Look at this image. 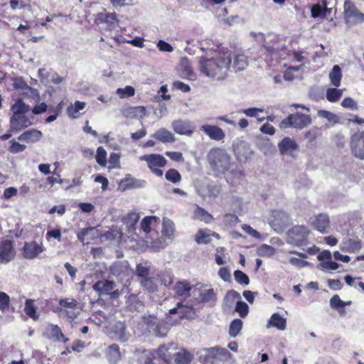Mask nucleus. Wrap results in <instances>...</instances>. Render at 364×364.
I'll return each instance as SVG.
<instances>
[{
    "instance_id": "nucleus-33",
    "label": "nucleus",
    "mask_w": 364,
    "mask_h": 364,
    "mask_svg": "<svg viewBox=\"0 0 364 364\" xmlns=\"http://www.w3.org/2000/svg\"><path fill=\"white\" fill-rule=\"evenodd\" d=\"M112 333V337L121 342H125L128 339L125 333V326L123 323L117 322L114 326Z\"/></svg>"
},
{
    "instance_id": "nucleus-46",
    "label": "nucleus",
    "mask_w": 364,
    "mask_h": 364,
    "mask_svg": "<svg viewBox=\"0 0 364 364\" xmlns=\"http://www.w3.org/2000/svg\"><path fill=\"white\" fill-rule=\"evenodd\" d=\"M317 114L319 117L324 118L327 119L328 122L333 124H337L339 121L338 117L330 111L321 109L318 111Z\"/></svg>"
},
{
    "instance_id": "nucleus-35",
    "label": "nucleus",
    "mask_w": 364,
    "mask_h": 364,
    "mask_svg": "<svg viewBox=\"0 0 364 364\" xmlns=\"http://www.w3.org/2000/svg\"><path fill=\"white\" fill-rule=\"evenodd\" d=\"M86 103L84 102L76 101L74 104H71L67 108V114L69 117L76 119L79 117L78 112L85 107Z\"/></svg>"
},
{
    "instance_id": "nucleus-27",
    "label": "nucleus",
    "mask_w": 364,
    "mask_h": 364,
    "mask_svg": "<svg viewBox=\"0 0 364 364\" xmlns=\"http://www.w3.org/2000/svg\"><path fill=\"white\" fill-rule=\"evenodd\" d=\"M234 151L235 155L240 159L242 158L247 159L250 157L252 154V151L250 148V144L244 141H240L235 145Z\"/></svg>"
},
{
    "instance_id": "nucleus-4",
    "label": "nucleus",
    "mask_w": 364,
    "mask_h": 364,
    "mask_svg": "<svg viewBox=\"0 0 364 364\" xmlns=\"http://www.w3.org/2000/svg\"><path fill=\"white\" fill-rule=\"evenodd\" d=\"M309 232L306 227L295 225L288 231L287 241L296 246L304 245L307 243Z\"/></svg>"
},
{
    "instance_id": "nucleus-12",
    "label": "nucleus",
    "mask_w": 364,
    "mask_h": 364,
    "mask_svg": "<svg viewBox=\"0 0 364 364\" xmlns=\"http://www.w3.org/2000/svg\"><path fill=\"white\" fill-rule=\"evenodd\" d=\"M278 147L282 155L295 156L299 150V145L290 137H284L279 144Z\"/></svg>"
},
{
    "instance_id": "nucleus-22",
    "label": "nucleus",
    "mask_w": 364,
    "mask_h": 364,
    "mask_svg": "<svg viewBox=\"0 0 364 364\" xmlns=\"http://www.w3.org/2000/svg\"><path fill=\"white\" fill-rule=\"evenodd\" d=\"M115 287V283L112 281H98L93 285V289L99 295H107L112 291Z\"/></svg>"
},
{
    "instance_id": "nucleus-51",
    "label": "nucleus",
    "mask_w": 364,
    "mask_h": 364,
    "mask_svg": "<svg viewBox=\"0 0 364 364\" xmlns=\"http://www.w3.org/2000/svg\"><path fill=\"white\" fill-rule=\"evenodd\" d=\"M159 218L156 216L145 217L141 223V228L146 232L149 233L151 231V224L153 220L156 221Z\"/></svg>"
},
{
    "instance_id": "nucleus-24",
    "label": "nucleus",
    "mask_w": 364,
    "mask_h": 364,
    "mask_svg": "<svg viewBox=\"0 0 364 364\" xmlns=\"http://www.w3.org/2000/svg\"><path fill=\"white\" fill-rule=\"evenodd\" d=\"M280 41L278 36H274L269 42L264 41L265 43L263 46L268 53L274 54L283 50L285 47L284 43L280 42Z\"/></svg>"
},
{
    "instance_id": "nucleus-56",
    "label": "nucleus",
    "mask_w": 364,
    "mask_h": 364,
    "mask_svg": "<svg viewBox=\"0 0 364 364\" xmlns=\"http://www.w3.org/2000/svg\"><path fill=\"white\" fill-rule=\"evenodd\" d=\"M59 304L67 309H75L78 306V302L73 299H62L59 301Z\"/></svg>"
},
{
    "instance_id": "nucleus-44",
    "label": "nucleus",
    "mask_w": 364,
    "mask_h": 364,
    "mask_svg": "<svg viewBox=\"0 0 364 364\" xmlns=\"http://www.w3.org/2000/svg\"><path fill=\"white\" fill-rule=\"evenodd\" d=\"M143 320L149 331H152L154 328L157 327L156 325L160 319L154 314H148L143 316Z\"/></svg>"
},
{
    "instance_id": "nucleus-5",
    "label": "nucleus",
    "mask_w": 364,
    "mask_h": 364,
    "mask_svg": "<svg viewBox=\"0 0 364 364\" xmlns=\"http://www.w3.org/2000/svg\"><path fill=\"white\" fill-rule=\"evenodd\" d=\"M195 292L197 293L196 299L200 304H206L208 306H214L218 301L217 292L213 289L209 288L208 286H201L196 288Z\"/></svg>"
},
{
    "instance_id": "nucleus-19",
    "label": "nucleus",
    "mask_w": 364,
    "mask_h": 364,
    "mask_svg": "<svg viewBox=\"0 0 364 364\" xmlns=\"http://www.w3.org/2000/svg\"><path fill=\"white\" fill-rule=\"evenodd\" d=\"M312 227L318 232L327 233V228L329 226V218L326 214H319L311 221Z\"/></svg>"
},
{
    "instance_id": "nucleus-15",
    "label": "nucleus",
    "mask_w": 364,
    "mask_h": 364,
    "mask_svg": "<svg viewBox=\"0 0 364 364\" xmlns=\"http://www.w3.org/2000/svg\"><path fill=\"white\" fill-rule=\"evenodd\" d=\"M200 130L208 135L210 139L215 141H222L225 137V134L223 130L215 125H202L200 127Z\"/></svg>"
},
{
    "instance_id": "nucleus-13",
    "label": "nucleus",
    "mask_w": 364,
    "mask_h": 364,
    "mask_svg": "<svg viewBox=\"0 0 364 364\" xmlns=\"http://www.w3.org/2000/svg\"><path fill=\"white\" fill-rule=\"evenodd\" d=\"M32 125V122L26 114L12 115L10 118V129L13 132H20Z\"/></svg>"
},
{
    "instance_id": "nucleus-7",
    "label": "nucleus",
    "mask_w": 364,
    "mask_h": 364,
    "mask_svg": "<svg viewBox=\"0 0 364 364\" xmlns=\"http://www.w3.org/2000/svg\"><path fill=\"white\" fill-rule=\"evenodd\" d=\"M12 81L14 87L20 91L22 95H26L36 102L40 100L38 91L28 85L22 77H13Z\"/></svg>"
},
{
    "instance_id": "nucleus-28",
    "label": "nucleus",
    "mask_w": 364,
    "mask_h": 364,
    "mask_svg": "<svg viewBox=\"0 0 364 364\" xmlns=\"http://www.w3.org/2000/svg\"><path fill=\"white\" fill-rule=\"evenodd\" d=\"M152 136L163 143L175 141L174 135L165 128L159 129L152 135Z\"/></svg>"
},
{
    "instance_id": "nucleus-64",
    "label": "nucleus",
    "mask_w": 364,
    "mask_h": 364,
    "mask_svg": "<svg viewBox=\"0 0 364 364\" xmlns=\"http://www.w3.org/2000/svg\"><path fill=\"white\" fill-rule=\"evenodd\" d=\"M242 229L245 232H247L248 235H250V236L255 237V238H257V239H259L261 237V234L257 231L256 230L253 229L250 225H242Z\"/></svg>"
},
{
    "instance_id": "nucleus-29",
    "label": "nucleus",
    "mask_w": 364,
    "mask_h": 364,
    "mask_svg": "<svg viewBox=\"0 0 364 364\" xmlns=\"http://www.w3.org/2000/svg\"><path fill=\"white\" fill-rule=\"evenodd\" d=\"M332 9L328 8V4L326 1H323V4H314L312 6L311 12V16L316 17H325L327 14H330Z\"/></svg>"
},
{
    "instance_id": "nucleus-55",
    "label": "nucleus",
    "mask_w": 364,
    "mask_h": 364,
    "mask_svg": "<svg viewBox=\"0 0 364 364\" xmlns=\"http://www.w3.org/2000/svg\"><path fill=\"white\" fill-rule=\"evenodd\" d=\"M341 106L346 109H349L350 110H357L358 109V105L357 102H355L351 97H346L341 102Z\"/></svg>"
},
{
    "instance_id": "nucleus-18",
    "label": "nucleus",
    "mask_w": 364,
    "mask_h": 364,
    "mask_svg": "<svg viewBox=\"0 0 364 364\" xmlns=\"http://www.w3.org/2000/svg\"><path fill=\"white\" fill-rule=\"evenodd\" d=\"M141 161H145L149 168L154 167H164L166 164V159L159 154H147L140 157Z\"/></svg>"
},
{
    "instance_id": "nucleus-16",
    "label": "nucleus",
    "mask_w": 364,
    "mask_h": 364,
    "mask_svg": "<svg viewBox=\"0 0 364 364\" xmlns=\"http://www.w3.org/2000/svg\"><path fill=\"white\" fill-rule=\"evenodd\" d=\"M43 335L47 338L56 341H63L66 343L68 341V338L65 337L61 331V329L57 325L49 324L47 326L46 331Z\"/></svg>"
},
{
    "instance_id": "nucleus-36",
    "label": "nucleus",
    "mask_w": 364,
    "mask_h": 364,
    "mask_svg": "<svg viewBox=\"0 0 364 364\" xmlns=\"http://www.w3.org/2000/svg\"><path fill=\"white\" fill-rule=\"evenodd\" d=\"M343 245V249L349 252H355L362 247L360 240L358 237L349 238Z\"/></svg>"
},
{
    "instance_id": "nucleus-43",
    "label": "nucleus",
    "mask_w": 364,
    "mask_h": 364,
    "mask_svg": "<svg viewBox=\"0 0 364 364\" xmlns=\"http://www.w3.org/2000/svg\"><path fill=\"white\" fill-rule=\"evenodd\" d=\"M242 328V321L240 319H234L229 328V334L232 338H235L240 332Z\"/></svg>"
},
{
    "instance_id": "nucleus-20",
    "label": "nucleus",
    "mask_w": 364,
    "mask_h": 364,
    "mask_svg": "<svg viewBox=\"0 0 364 364\" xmlns=\"http://www.w3.org/2000/svg\"><path fill=\"white\" fill-rule=\"evenodd\" d=\"M43 134L41 131L32 129L24 132L18 136V140L25 141L26 143L33 144L39 141L42 138Z\"/></svg>"
},
{
    "instance_id": "nucleus-32",
    "label": "nucleus",
    "mask_w": 364,
    "mask_h": 364,
    "mask_svg": "<svg viewBox=\"0 0 364 364\" xmlns=\"http://www.w3.org/2000/svg\"><path fill=\"white\" fill-rule=\"evenodd\" d=\"M139 220V215L135 212H130L123 218L129 232L135 230L136 225Z\"/></svg>"
},
{
    "instance_id": "nucleus-47",
    "label": "nucleus",
    "mask_w": 364,
    "mask_h": 364,
    "mask_svg": "<svg viewBox=\"0 0 364 364\" xmlns=\"http://www.w3.org/2000/svg\"><path fill=\"white\" fill-rule=\"evenodd\" d=\"M175 232L173 222L168 218H164L163 220V228L162 232L164 235L171 236Z\"/></svg>"
},
{
    "instance_id": "nucleus-37",
    "label": "nucleus",
    "mask_w": 364,
    "mask_h": 364,
    "mask_svg": "<svg viewBox=\"0 0 364 364\" xmlns=\"http://www.w3.org/2000/svg\"><path fill=\"white\" fill-rule=\"evenodd\" d=\"M192 358V355L184 349L174 354V361L176 364H188Z\"/></svg>"
},
{
    "instance_id": "nucleus-26",
    "label": "nucleus",
    "mask_w": 364,
    "mask_h": 364,
    "mask_svg": "<svg viewBox=\"0 0 364 364\" xmlns=\"http://www.w3.org/2000/svg\"><path fill=\"white\" fill-rule=\"evenodd\" d=\"M168 321L164 322L163 320L160 319L156 325V328H154L151 332H153L156 336L157 337H164L168 331V323L170 322L171 325H176L178 323V321H171V317L167 318Z\"/></svg>"
},
{
    "instance_id": "nucleus-53",
    "label": "nucleus",
    "mask_w": 364,
    "mask_h": 364,
    "mask_svg": "<svg viewBox=\"0 0 364 364\" xmlns=\"http://www.w3.org/2000/svg\"><path fill=\"white\" fill-rule=\"evenodd\" d=\"M166 179L172 183L179 182L181 179V175L176 169H169L165 175Z\"/></svg>"
},
{
    "instance_id": "nucleus-41",
    "label": "nucleus",
    "mask_w": 364,
    "mask_h": 364,
    "mask_svg": "<svg viewBox=\"0 0 364 364\" xmlns=\"http://www.w3.org/2000/svg\"><path fill=\"white\" fill-rule=\"evenodd\" d=\"M194 217L196 219L203 221L206 223L211 222L213 220V216L210 213H208L205 209L200 207H198L195 210Z\"/></svg>"
},
{
    "instance_id": "nucleus-23",
    "label": "nucleus",
    "mask_w": 364,
    "mask_h": 364,
    "mask_svg": "<svg viewBox=\"0 0 364 364\" xmlns=\"http://www.w3.org/2000/svg\"><path fill=\"white\" fill-rule=\"evenodd\" d=\"M100 236L98 230L96 227L83 228L77 235V239L82 243L85 240H92Z\"/></svg>"
},
{
    "instance_id": "nucleus-40",
    "label": "nucleus",
    "mask_w": 364,
    "mask_h": 364,
    "mask_svg": "<svg viewBox=\"0 0 364 364\" xmlns=\"http://www.w3.org/2000/svg\"><path fill=\"white\" fill-rule=\"evenodd\" d=\"M33 302L34 301L32 299H26L24 311L27 316L36 321L38 318V314L36 312V307L33 305Z\"/></svg>"
},
{
    "instance_id": "nucleus-48",
    "label": "nucleus",
    "mask_w": 364,
    "mask_h": 364,
    "mask_svg": "<svg viewBox=\"0 0 364 364\" xmlns=\"http://www.w3.org/2000/svg\"><path fill=\"white\" fill-rule=\"evenodd\" d=\"M210 231L200 230L196 235V241L198 243L208 244L210 242Z\"/></svg>"
},
{
    "instance_id": "nucleus-39",
    "label": "nucleus",
    "mask_w": 364,
    "mask_h": 364,
    "mask_svg": "<svg viewBox=\"0 0 364 364\" xmlns=\"http://www.w3.org/2000/svg\"><path fill=\"white\" fill-rule=\"evenodd\" d=\"M343 90L336 87L328 88L326 90V99L331 102H338L343 95Z\"/></svg>"
},
{
    "instance_id": "nucleus-57",
    "label": "nucleus",
    "mask_w": 364,
    "mask_h": 364,
    "mask_svg": "<svg viewBox=\"0 0 364 364\" xmlns=\"http://www.w3.org/2000/svg\"><path fill=\"white\" fill-rule=\"evenodd\" d=\"M10 306V297L4 292H0V309L6 311Z\"/></svg>"
},
{
    "instance_id": "nucleus-38",
    "label": "nucleus",
    "mask_w": 364,
    "mask_h": 364,
    "mask_svg": "<svg viewBox=\"0 0 364 364\" xmlns=\"http://www.w3.org/2000/svg\"><path fill=\"white\" fill-rule=\"evenodd\" d=\"M329 78L333 85L336 87L340 86L342 78V73L341 68L338 65H335L333 67L331 71L329 73Z\"/></svg>"
},
{
    "instance_id": "nucleus-9",
    "label": "nucleus",
    "mask_w": 364,
    "mask_h": 364,
    "mask_svg": "<svg viewBox=\"0 0 364 364\" xmlns=\"http://www.w3.org/2000/svg\"><path fill=\"white\" fill-rule=\"evenodd\" d=\"M110 271L121 281L128 280L132 273V269L127 261L115 262L112 265Z\"/></svg>"
},
{
    "instance_id": "nucleus-61",
    "label": "nucleus",
    "mask_w": 364,
    "mask_h": 364,
    "mask_svg": "<svg viewBox=\"0 0 364 364\" xmlns=\"http://www.w3.org/2000/svg\"><path fill=\"white\" fill-rule=\"evenodd\" d=\"M192 311V309L188 306H185L181 304V306L179 307L178 311V321L182 318H190L191 314Z\"/></svg>"
},
{
    "instance_id": "nucleus-58",
    "label": "nucleus",
    "mask_w": 364,
    "mask_h": 364,
    "mask_svg": "<svg viewBox=\"0 0 364 364\" xmlns=\"http://www.w3.org/2000/svg\"><path fill=\"white\" fill-rule=\"evenodd\" d=\"M330 306L332 309H339L346 306V301H342L338 295H334L330 299Z\"/></svg>"
},
{
    "instance_id": "nucleus-50",
    "label": "nucleus",
    "mask_w": 364,
    "mask_h": 364,
    "mask_svg": "<svg viewBox=\"0 0 364 364\" xmlns=\"http://www.w3.org/2000/svg\"><path fill=\"white\" fill-rule=\"evenodd\" d=\"M117 94H118L121 98L129 97L134 95L135 90L133 87L127 85L124 88H118L117 90Z\"/></svg>"
},
{
    "instance_id": "nucleus-63",
    "label": "nucleus",
    "mask_w": 364,
    "mask_h": 364,
    "mask_svg": "<svg viewBox=\"0 0 364 364\" xmlns=\"http://www.w3.org/2000/svg\"><path fill=\"white\" fill-rule=\"evenodd\" d=\"M26 149V146L21 144L15 141H11V145L9 147V151L12 154H17L23 151Z\"/></svg>"
},
{
    "instance_id": "nucleus-8",
    "label": "nucleus",
    "mask_w": 364,
    "mask_h": 364,
    "mask_svg": "<svg viewBox=\"0 0 364 364\" xmlns=\"http://www.w3.org/2000/svg\"><path fill=\"white\" fill-rule=\"evenodd\" d=\"M269 225L276 231H279L282 227L290 223L289 215L281 210H273L269 218Z\"/></svg>"
},
{
    "instance_id": "nucleus-31",
    "label": "nucleus",
    "mask_w": 364,
    "mask_h": 364,
    "mask_svg": "<svg viewBox=\"0 0 364 364\" xmlns=\"http://www.w3.org/2000/svg\"><path fill=\"white\" fill-rule=\"evenodd\" d=\"M191 290V286L190 283L186 280L178 281L173 287V291L175 294L180 296L186 297Z\"/></svg>"
},
{
    "instance_id": "nucleus-6",
    "label": "nucleus",
    "mask_w": 364,
    "mask_h": 364,
    "mask_svg": "<svg viewBox=\"0 0 364 364\" xmlns=\"http://www.w3.org/2000/svg\"><path fill=\"white\" fill-rule=\"evenodd\" d=\"M350 146L352 154L357 159L364 160V132H355L350 137Z\"/></svg>"
},
{
    "instance_id": "nucleus-21",
    "label": "nucleus",
    "mask_w": 364,
    "mask_h": 364,
    "mask_svg": "<svg viewBox=\"0 0 364 364\" xmlns=\"http://www.w3.org/2000/svg\"><path fill=\"white\" fill-rule=\"evenodd\" d=\"M248 65V60L246 55L243 54L235 55L232 57L230 70L233 72L244 70Z\"/></svg>"
},
{
    "instance_id": "nucleus-2",
    "label": "nucleus",
    "mask_w": 364,
    "mask_h": 364,
    "mask_svg": "<svg viewBox=\"0 0 364 364\" xmlns=\"http://www.w3.org/2000/svg\"><path fill=\"white\" fill-rule=\"evenodd\" d=\"M230 155L222 148L211 149L208 155V161L215 171L220 173H224L230 167Z\"/></svg>"
},
{
    "instance_id": "nucleus-10",
    "label": "nucleus",
    "mask_w": 364,
    "mask_h": 364,
    "mask_svg": "<svg viewBox=\"0 0 364 364\" xmlns=\"http://www.w3.org/2000/svg\"><path fill=\"white\" fill-rule=\"evenodd\" d=\"M16 255L14 242L9 240L0 242V262L6 264L13 260Z\"/></svg>"
},
{
    "instance_id": "nucleus-17",
    "label": "nucleus",
    "mask_w": 364,
    "mask_h": 364,
    "mask_svg": "<svg viewBox=\"0 0 364 364\" xmlns=\"http://www.w3.org/2000/svg\"><path fill=\"white\" fill-rule=\"evenodd\" d=\"M173 131L181 135L191 136L193 133V127L188 121L182 119L174 120L172 122Z\"/></svg>"
},
{
    "instance_id": "nucleus-14",
    "label": "nucleus",
    "mask_w": 364,
    "mask_h": 364,
    "mask_svg": "<svg viewBox=\"0 0 364 364\" xmlns=\"http://www.w3.org/2000/svg\"><path fill=\"white\" fill-rule=\"evenodd\" d=\"M43 252V247L36 242H26L23 248V255L26 259H33Z\"/></svg>"
},
{
    "instance_id": "nucleus-11",
    "label": "nucleus",
    "mask_w": 364,
    "mask_h": 364,
    "mask_svg": "<svg viewBox=\"0 0 364 364\" xmlns=\"http://www.w3.org/2000/svg\"><path fill=\"white\" fill-rule=\"evenodd\" d=\"M344 16L346 20L364 21V14L359 11L354 3L350 0H346L343 5Z\"/></svg>"
},
{
    "instance_id": "nucleus-54",
    "label": "nucleus",
    "mask_w": 364,
    "mask_h": 364,
    "mask_svg": "<svg viewBox=\"0 0 364 364\" xmlns=\"http://www.w3.org/2000/svg\"><path fill=\"white\" fill-rule=\"evenodd\" d=\"M107 152L105 150V149L102 146H99L97 149V154H96V161L97 162L101 165L105 166L106 164L107 160Z\"/></svg>"
},
{
    "instance_id": "nucleus-62",
    "label": "nucleus",
    "mask_w": 364,
    "mask_h": 364,
    "mask_svg": "<svg viewBox=\"0 0 364 364\" xmlns=\"http://www.w3.org/2000/svg\"><path fill=\"white\" fill-rule=\"evenodd\" d=\"M171 343L161 345L156 350L157 355L164 360H166L167 357L168 356V355H167V352L171 348Z\"/></svg>"
},
{
    "instance_id": "nucleus-1",
    "label": "nucleus",
    "mask_w": 364,
    "mask_h": 364,
    "mask_svg": "<svg viewBox=\"0 0 364 364\" xmlns=\"http://www.w3.org/2000/svg\"><path fill=\"white\" fill-rule=\"evenodd\" d=\"M232 56L230 53H219L211 58H201L200 70L208 77L223 79L231 67Z\"/></svg>"
},
{
    "instance_id": "nucleus-34",
    "label": "nucleus",
    "mask_w": 364,
    "mask_h": 364,
    "mask_svg": "<svg viewBox=\"0 0 364 364\" xmlns=\"http://www.w3.org/2000/svg\"><path fill=\"white\" fill-rule=\"evenodd\" d=\"M30 110V106L26 104L22 99H18L11 106L12 115L26 114Z\"/></svg>"
},
{
    "instance_id": "nucleus-49",
    "label": "nucleus",
    "mask_w": 364,
    "mask_h": 364,
    "mask_svg": "<svg viewBox=\"0 0 364 364\" xmlns=\"http://www.w3.org/2000/svg\"><path fill=\"white\" fill-rule=\"evenodd\" d=\"M235 311L239 314L240 317L245 318L249 313V306L245 302L239 301L236 304Z\"/></svg>"
},
{
    "instance_id": "nucleus-42",
    "label": "nucleus",
    "mask_w": 364,
    "mask_h": 364,
    "mask_svg": "<svg viewBox=\"0 0 364 364\" xmlns=\"http://www.w3.org/2000/svg\"><path fill=\"white\" fill-rule=\"evenodd\" d=\"M141 285L149 292H154L157 290L158 286L156 281L152 277H145L141 279Z\"/></svg>"
},
{
    "instance_id": "nucleus-3",
    "label": "nucleus",
    "mask_w": 364,
    "mask_h": 364,
    "mask_svg": "<svg viewBox=\"0 0 364 364\" xmlns=\"http://www.w3.org/2000/svg\"><path fill=\"white\" fill-rule=\"evenodd\" d=\"M311 122V118L309 114L296 112L289 115L288 117L282 120L279 127L282 129L291 127L302 129L310 124Z\"/></svg>"
},
{
    "instance_id": "nucleus-59",
    "label": "nucleus",
    "mask_w": 364,
    "mask_h": 364,
    "mask_svg": "<svg viewBox=\"0 0 364 364\" xmlns=\"http://www.w3.org/2000/svg\"><path fill=\"white\" fill-rule=\"evenodd\" d=\"M97 19L103 23H113L116 21V14L114 13H100L97 15Z\"/></svg>"
},
{
    "instance_id": "nucleus-45",
    "label": "nucleus",
    "mask_w": 364,
    "mask_h": 364,
    "mask_svg": "<svg viewBox=\"0 0 364 364\" xmlns=\"http://www.w3.org/2000/svg\"><path fill=\"white\" fill-rule=\"evenodd\" d=\"M276 250L272 246L268 245H260L257 250L258 255L261 257H271L275 254Z\"/></svg>"
},
{
    "instance_id": "nucleus-52",
    "label": "nucleus",
    "mask_w": 364,
    "mask_h": 364,
    "mask_svg": "<svg viewBox=\"0 0 364 364\" xmlns=\"http://www.w3.org/2000/svg\"><path fill=\"white\" fill-rule=\"evenodd\" d=\"M234 277L236 282L240 284L247 285L250 283L248 276L240 270L235 271Z\"/></svg>"
},
{
    "instance_id": "nucleus-30",
    "label": "nucleus",
    "mask_w": 364,
    "mask_h": 364,
    "mask_svg": "<svg viewBox=\"0 0 364 364\" xmlns=\"http://www.w3.org/2000/svg\"><path fill=\"white\" fill-rule=\"evenodd\" d=\"M286 318L281 316L278 313L273 314L267 323L268 328L273 326L277 328L280 331H284L286 328Z\"/></svg>"
},
{
    "instance_id": "nucleus-25",
    "label": "nucleus",
    "mask_w": 364,
    "mask_h": 364,
    "mask_svg": "<svg viewBox=\"0 0 364 364\" xmlns=\"http://www.w3.org/2000/svg\"><path fill=\"white\" fill-rule=\"evenodd\" d=\"M106 357L109 364H117L122 358L119 347L117 344L110 345L107 349Z\"/></svg>"
},
{
    "instance_id": "nucleus-60",
    "label": "nucleus",
    "mask_w": 364,
    "mask_h": 364,
    "mask_svg": "<svg viewBox=\"0 0 364 364\" xmlns=\"http://www.w3.org/2000/svg\"><path fill=\"white\" fill-rule=\"evenodd\" d=\"M240 112L250 117H257L259 113H262L264 112V109L262 108L251 107L242 109Z\"/></svg>"
}]
</instances>
